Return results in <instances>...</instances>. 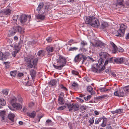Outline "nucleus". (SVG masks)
Here are the masks:
<instances>
[{
    "instance_id": "obj_1",
    "label": "nucleus",
    "mask_w": 129,
    "mask_h": 129,
    "mask_svg": "<svg viewBox=\"0 0 129 129\" xmlns=\"http://www.w3.org/2000/svg\"><path fill=\"white\" fill-rule=\"evenodd\" d=\"M125 59L122 57H112L108 59L105 61L104 64H107L108 63H113L114 64H122L125 61Z\"/></svg>"
},
{
    "instance_id": "obj_2",
    "label": "nucleus",
    "mask_w": 129,
    "mask_h": 129,
    "mask_svg": "<svg viewBox=\"0 0 129 129\" xmlns=\"http://www.w3.org/2000/svg\"><path fill=\"white\" fill-rule=\"evenodd\" d=\"M86 24H88L93 27H98L100 25L99 21L93 17H88L86 18Z\"/></svg>"
},
{
    "instance_id": "obj_3",
    "label": "nucleus",
    "mask_w": 129,
    "mask_h": 129,
    "mask_svg": "<svg viewBox=\"0 0 129 129\" xmlns=\"http://www.w3.org/2000/svg\"><path fill=\"white\" fill-rule=\"evenodd\" d=\"M93 65L92 66V71L97 73H101L105 69V65Z\"/></svg>"
},
{
    "instance_id": "obj_4",
    "label": "nucleus",
    "mask_w": 129,
    "mask_h": 129,
    "mask_svg": "<svg viewBox=\"0 0 129 129\" xmlns=\"http://www.w3.org/2000/svg\"><path fill=\"white\" fill-rule=\"evenodd\" d=\"M93 65L92 66V71L97 73H101L105 69V65Z\"/></svg>"
},
{
    "instance_id": "obj_5",
    "label": "nucleus",
    "mask_w": 129,
    "mask_h": 129,
    "mask_svg": "<svg viewBox=\"0 0 129 129\" xmlns=\"http://www.w3.org/2000/svg\"><path fill=\"white\" fill-rule=\"evenodd\" d=\"M127 28V26L125 24H122L120 26V28L116 32V36L123 37L125 31Z\"/></svg>"
},
{
    "instance_id": "obj_6",
    "label": "nucleus",
    "mask_w": 129,
    "mask_h": 129,
    "mask_svg": "<svg viewBox=\"0 0 129 129\" xmlns=\"http://www.w3.org/2000/svg\"><path fill=\"white\" fill-rule=\"evenodd\" d=\"M67 106L70 111L73 110V111L75 112L77 111L79 109V105L76 103L69 104L67 105Z\"/></svg>"
},
{
    "instance_id": "obj_7",
    "label": "nucleus",
    "mask_w": 129,
    "mask_h": 129,
    "mask_svg": "<svg viewBox=\"0 0 129 129\" xmlns=\"http://www.w3.org/2000/svg\"><path fill=\"white\" fill-rule=\"evenodd\" d=\"M84 57V56L82 54H79L77 55L74 59V60L76 63H78L80 62L82 64V61Z\"/></svg>"
},
{
    "instance_id": "obj_8",
    "label": "nucleus",
    "mask_w": 129,
    "mask_h": 129,
    "mask_svg": "<svg viewBox=\"0 0 129 129\" xmlns=\"http://www.w3.org/2000/svg\"><path fill=\"white\" fill-rule=\"evenodd\" d=\"M19 44V43L18 45H15L14 46L15 50L12 53V55L14 57H15L17 54L20 51L21 46H20Z\"/></svg>"
},
{
    "instance_id": "obj_9",
    "label": "nucleus",
    "mask_w": 129,
    "mask_h": 129,
    "mask_svg": "<svg viewBox=\"0 0 129 129\" xmlns=\"http://www.w3.org/2000/svg\"><path fill=\"white\" fill-rule=\"evenodd\" d=\"M22 101V98H20L18 100H17L16 97H14L11 99L10 102L12 105H13L14 104L19 102L21 103Z\"/></svg>"
},
{
    "instance_id": "obj_10",
    "label": "nucleus",
    "mask_w": 129,
    "mask_h": 129,
    "mask_svg": "<svg viewBox=\"0 0 129 129\" xmlns=\"http://www.w3.org/2000/svg\"><path fill=\"white\" fill-rule=\"evenodd\" d=\"M57 61L59 63L62 64H66L67 62L66 59L65 58L61 55H59V59H58Z\"/></svg>"
},
{
    "instance_id": "obj_11",
    "label": "nucleus",
    "mask_w": 129,
    "mask_h": 129,
    "mask_svg": "<svg viewBox=\"0 0 129 129\" xmlns=\"http://www.w3.org/2000/svg\"><path fill=\"white\" fill-rule=\"evenodd\" d=\"M124 93L122 90H119L115 91L114 93V95L119 97H123L124 95Z\"/></svg>"
},
{
    "instance_id": "obj_12",
    "label": "nucleus",
    "mask_w": 129,
    "mask_h": 129,
    "mask_svg": "<svg viewBox=\"0 0 129 129\" xmlns=\"http://www.w3.org/2000/svg\"><path fill=\"white\" fill-rule=\"evenodd\" d=\"M92 44L93 46L94 47L97 46L100 47V48H103L105 46V44L103 43H102L101 41H97L95 45H94L93 43H92Z\"/></svg>"
},
{
    "instance_id": "obj_13",
    "label": "nucleus",
    "mask_w": 129,
    "mask_h": 129,
    "mask_svg": "<svg viewBox=\"0 0 129 129\" xmlns=\"http://www.w3.org/2000/svg\"><path fill=\"white\" fill-rule=\"evenodd\" d=\"M27 19V17L25 15H22L21 16L20 20V22L22 23H24L26 22Z\"/></svg>"
},
{
    "instance_id": "obj_14",
    "label": "nucleus",
    "mask_w": 129,
    "mask_h": 129,
    "mask_svg": "<svg viewBox=\"0 0 129 129\" xmlns=\"http://www.w3.org/2000/svg\"><path fill=\"white\" fill-rule=\"evenodd\" d=\"M99 55L101 57L107 59L106 60L110 58H108L109 54L106 52H102L99 53Z\"/></svg>"
},
{
    "instance_id": "obj_15",
    "label": "nucleus",
    "mask_w": 129,
    "mask_h": 129,
    "mask_svg": "<svg viewBox=\"0 0 129 129\" xmlns=\"http://www.w3.org/2000/svg\"><path fill=\"white\" fill-rule=\"evenodd\" d=\"M87 59H89L90 61H91L92 62L94 61L92 57L90 56H87V57H86L84 56V57H83V59L82 61V64H86V61Z\"/></svg>"
},
{
    "instance_id": "obj_16",
    "label": "nucleus",
    "mask_w": 129,
    "mask_h": 129,
    "mask_svg": "<svg viewBox=\"0 0 129 129\" xmlns=\"http://www.w3.org/2000/svg\"><path fill=\"white\" fill-rule=\"evenodd\" d=\"M59 80L58 79H55L51 80L48 83V84L49 85L51 86H55L57 81H59Z\"/></svg>"
},
{
    "instance_id": "obj_17",
    "label": "nucleus",
    "mask_w": 129,
    "mask_h": 129,
    "mask_svg": "<svg viewBox=\"0 0 129 129\" xmlns=\"http://www.w3.org/2000/svg\"><path fill=\"white\" fill-rule=\"evenodd\" d=\"M30 74L32 79L33 80L36 76V71L33 69H31L30 71Z\"/></svg>"
},
{
    "instance_id": "obj_18",
    "label": "nucleus",
    "mask_w": 129,
    "mask_h": 129,
    "mask_svg": "<svg viewBox=\"0 0 129 129\" xmlns=\"http://www.w3.org/2000/svg\"><path fill=\"white\" fill-rule=\"evenodd\" d=\"M12 106L14 108L19 110H20L22 107V106L19 103V102L13 104Z\"/></svg>"
},
{
    "instance_id": "obj_19",
    "label": "nucleus",
    "mask_w": 129,
    "mask_h": 129,
    "mask_svg": "<svg viewBox=\"0 0 129 129\" xmlns=\"http://www.w3.org/2000/svg\"><path fill=\"white\" fill-rule=\"evenodd\" d=\"M45 52L44 50H41L38 51L37 54L38 56L41 58L45 56Z\"/></svg>"
},
{
    "instance_id": "obj_20",
    "label": "nucleus",
    "mask_w": 129,
    "mask_h": 129,
    "mask_svg": "<svg viewBox=\"0 0 129 129\" xmlns=\"http://www.w3.org/2000/svg\"><path fill=\"white\" fill-rule=\"evenodd\" d=\"M36 17L37 19L41 20H44L45 18L44 15L41 14L39 12L36 15Z\"/></svg>"
},
{
    "instance_id": "obj_21",
    "label": "nucleus",
    "mask_w": 129,
    "mask_h": 129,
    "mask_svg": "<svg viewBox=\"0 0 129 129\" xmlns=\"http://www.w3.org/2000/svg\"><path fill=\"white\" fill-rule=\"evenodd\" d=\"M110 44L113 47L112 51L113 53H115L117 52V48L116 46L112 42H110Z\"/></svg>"
},
{
    "instance_id": "obj_22",
    "label": "nucleus",
    "mask_w": 129,
    "mask_h": 129,
    "mask_svg": "<svg viewBox=\"0 0 129 129\" xmlns=\"http://www.w3.org/2000/svg\"><path fill=\"white\" fill-rule=\"evenodd\" d=\"M44 6V4L43 2L40 3L39 4L36 10L37 12H39L43 8Z\"/></svg>"
},
{
    "instance_id": "obj_23",
    "label": "nucleus",
    "mask_w": 129,
    "mask_h": 129,
    "mask_svg": "<svg viewBox=\"0 0 129 129\" xmlns=\"http://www.w3.org/2000/svg\"><path fill=\"white\" fill-rule=\"evenodd\" d=\"M46 49L48 53L52 52L54 51V48L50 46H48L46 47Z\"/></svg>"
},
{
    "instance_id": "obj_24",
    "label": "nucleus",
    "mask_w": 129,
    "mask_h": 129,
    "mask_svg": "<svg viewBox=\"0 0 129 129\" xmlns=\"http://www.w3.org/2000/svg\"><path fill=\"white\" fill-rule=\"evenodd\" d=\"M26 113L28 116L31 118H34L36 114V112L35 111H33L31 113L27 112Z\"/></svg>"
},
{
    "instance_id": "obj_25",
    "label": "nucleus",
    "mask_w": 129,
    "mask_h": 129,
    "mask_svg": "<svg viewBox=\"0 0 129 129\" xmlns=\"http://www.w3.org/2000/svg\"><path fill=\"white\" fill-rule=\"evenodd\" d=\"M18 17V15H14L11 19V20L13 22L15 23L17 22Z\"/></svg>"
},
{
    "instance_id": "obj_26",
    "label": "nucleus",
    "mask_w": 129,
    "mask_h": 129,
    "mask_svg": "<svg viewBox=\"0 0 129 129\" xmlns=\"http://www.w3.org/2000/svg\"><path fill=\"white\" fill-rule=\"evenodd\" d=\"M65 65H53L54 68L58 70H60Z\"/></svg>"
},
{
    "instance_id": "obj_27",
    "label": "nucleus",
    "mask_w": 129,
    "mask_h": 129,
    "mask_svg": "<svg viewBox=\"0 0 129 129\" xmlns=\"http://www.w3.org/2000/svg\"><path fill=\"white\" fill-rule=\"evenodd\" d=\"M17 31L15 29L14 27H13L10 30V36H13L16 33Z\"/></svg>"
},
{
    "instance_id": "obj_28",
    "label": "nucleus",
    "mask_w": 129,
    "mask_h": 129,
    "mask_svg": "<svg viewBox=\"0 0 129 129\" xmlns=\"http://www.w3.org/2000/svg\"><path fill=\"white\" fill-rule=\"evenodd\" d=\"M25 60L28 64H32V59H30V58L25 57Z\"/></svg>"
},
{
    "instance_id": "obj_29",
    "label": "nucleus",
    "mask_w": 129,
    "mask_h": 129,
    "mask_svg": "<svg viewBox=\"0 0 129 129\" xmlns=\"http://www.w3.org/2000/svg\"><path fill=\"white\" fill-rule=\"evenodd\" d=\"M108 26V24L106 22H103L101 26V28L102 29H104Z\"/></svg>"
},
{
    "instance_id": "obj_30",
    "label": "nucleus",
    "mask_w": 129,
    "mask_h": 129,
    "mask_svg": "<svg viewBox=\"0 0 129 129\" xmlns=\"http://www.w3.org/2000/svg\"><path fill=\"white\" fill-rule=\"evenodd\" d=\"M14 117L15 115L14 114H10L8 115V117L9 119L13 122L14 121Z\"/></svg>"
},
{
    "instance_id": "obj_31",
    "label": "nucleus",
    "mask_w": 129,
    "mask_h": 129,
    "mask_svg": "<svg viewBox=\"0 0 129 129\" xmlns=\"http://www.w3.org/2000/svg\"><path fill=\"white\" fill-rule=\"evenodd\" d=\"M105 120L103 119L102 121V123L100 125V126L103 127H105L106 125L107 118H105Z\"/></svg>"
},
{
    "instance_id": "obj_32",
    "label": "nucleus",
    "mask_w": 129,
    "mask_h": 129,
    "mask_svg": "<svg viewBox=\"0 0 129 129\" xmlns=\"http://www.w3.org/2000/svg\"><path fill=\"white\" fill-rule=\"evenodd\" d=\"M15 29L17 31V32L18 31L19 33H21L22 31V28L21 27L19 26H17L15 27H14Z\"/></svg>"
},
{
    "instance_id": "obj_33",
    "label": "nucleus",
    "mask_w": 129,
    "mask_h": 129,
    "mask_svg": "<svg viewBox=\"0 0 129 129\" xmlns=\"http://www.w3.org/2000/svg\"><path fill=\"white\" fill-rule=\"evenodd\" d=\"M109 97L108 96L107 94H104L101 95L100 96H97L96 97V99L97 100L100 99H101L105 98H107Z\"/></svg>"
},
{
    "instance_id": "obj_34",
    "label": "nucleus",
    "mask_w": 129,
    "mask_h": 129,
    "mask_svg": "<svg viewBox=\"0 0 129 129\" xmlns=\"http://www.w3.org/2000/svg\"><path fill=\"white\" fill-rule=\"evenodd\" d=\"M5 111H1L0 112V116L1 117L2 120L4 119V117L5 115Z\"/></svg>"
},
{
    "instance_id": "obj_35",
    "label": "nucleus",
    "mask_w": 129,
    "mask_h": 129,
    "mask_svg": "<svg viewBox=\"0 0 129 129\" xmlns=\"http://www.w3.org/2000/svg\"><path fill=\"white\" fill-rule=\"evenodd\" d=\"M103 118L102 117H100L99 118H96L95 120V124H98L100 122H101L103 120Z\"/></svg>"
},
{
    "instance_id": "obj_36",
    "label": "nucleus",
    "mask_w": 129,
    "mask_h": 129,
    "mask_svg": "<svg viewBox=\"0 0 129 129\" xmlns=\"http://www.w3.org/2000/svg\"><path fill=\"white\" fill-rule=\"evenodd\" d=\"M9 55V53H6L4 54L3 56V59H2V60H6L8 58Z\"/></svg>"
},
{
    "instance_id": "obj_37",
    "label": "nucleus",
    "mask_w": 129,
    "mask_h": 129,
    "mask_svg": "<svg viewBox=\"0 0 129 129\" xmlns=\"http://www.w3.org/2000/svg\"><path fill=\"white\" fill-rule=\"evenodd\" d=\"M59 88L61 89L64 90L65 92L67 91L68 90V89L66 88V87L62 85L61 84L59 85Z\"/></svg>"
},
{
    "instance_id": "obj_38",
    "label": "nucleus",
    "mask_w": 129,
    "mask_h": 129,
    "mask_svg": "<svg viewBox=\"0 0 129 129\" xmlns=\"http://www.w3.org/2000/svg\"><path fill=\"white\" fill-rule=\"evenodd\" d=\"M11 12V10L8 9H7L5 10L4 12L5 14L7 15H10Z\"/></svg>"
},
{
    "instance_id": "obj_39",
    "label": "nucleus",
    "mask_w": 129,
    "mask_h": 129,
    "mask_svg": "<svg viewBox=\"0 0 129 129\" xmlns=\"http://www.w3.org/2000/svg\"><path fill=\"white\" fill-rule=\"evenodd\" d=\"M104 59H103L101 57L99 59L98 61V64H102L104 63Z\"/></svg>"
},
{
    "instance_id": "obj_40",
    "label": "nucleus",
    "mask_w": 129,
    "mask_h": 129,
    "mask_svg": "<svg viewBox=\"0 0 129 129\" xmlns=\"http://www.w3.org/2000/svg\"><path fill=\"white\" fill-rule=\"evenodd\" d=\"M6 104V101L3 99H1L0 100V104L2 106H4Z\"/></svg>"
},
{
    "instance_id": "obj_41",
    "label": "nucleus",
    "mask_w": 129,
    "mask_h": 129,
    "mask_svg": "<svg viewBox=\"0 0 129 129\" xmlns=\"http://www.w3.org/2000/svg\"><path fill=\"white\" fill-rule=\"evenodd\" d=\"M117 113L120 114L123 113V110L122 109H116Z\"/></svg>"
},
{
    "instance_id": "obj_42",
    "label": "nucleus",
    "mask_w": 129,
    "mask_h": 129,
    "mask_svg": "<svg viewBox=\"0 0 129 129\" xmlns=\"http://www.w3.org/2000/svg\"><path fill=\"white\" fill-rule=\"evenodd\" d=\"M38 59L37 58H35L33 60L32 59V64H37L38 62Z\"/></svg>"
},
{
    "instance_id": "obj_43",
    "label": "nucleus",
    "mask_w": 129,
    "mask_h": 129,
    "mask_svg": "<svg viewBox=\"0 0 129 129\" xmlns=\"http://www.w3.org/2000/svg\"><path fill=\"white\" fill-rule=\"evenodd\" d=\"M63 99L59 98L58 100L59 103L61 105H62L64 104L63 102Z\"/></svg>"
},
{
    "instance_id": "obj_44",
    "label": "nucleus",
    "mask_w": 129,
    "mask_h": 129,
    "mask_svg": "<svg viewBox=\"0 0 129 129\" xmlns=\"http://www.w3.org/2000/svg\"><path fill=\"white\" fill-rule=\"evenodd\" d=\"M87 90L89 92L91 93L93 90V88L90 86H88L87 87Z\"/></svg>"
},
{
    "instance_id": "obj_45",
    "label": "nucleus",
    "mask_w": 129,
    "mask_h": 129,
    "mask_svg": "<svg viewBox=\"0 0 129 129\" xmlns=\"http://www.w3.org/2000/svg\"><path fill=\"white\" fill-rule=\"evenodd\" d=\"M16 73V71H11L10 73V75L12 76L15 77Z\"/></svg>"
},
{
    "instance_id": "obj_46",
    "label": "nucleus",
    "mask_w": 129,
    "mask_h": 129,
    "mask_svg": "<svg viewBox=\"0 0 129 129\" xmlns=\"http://www.w3.org/2000/svg\"><path fill=\"white\" fill-rule=\"evenodd\" d=\"M9 90L8 89H5L3 90L2 91L3 93L5 95H7L8 94Z\"/></svg>"
},
{
    "instance_id": "obj_47",
    "label": "nucleus",
    "mask_w": 129,
    "mask_h": 129,
    "mask_svg": "<svg viewBox=\"0 0 129 129\" xmlns=\"http://www.w3.org/2000/svg\"><path fill=\"white\" fill-rule=\"evenodd\" d=\"M78 49V48L77 47H71L68 50L69 51H76Z\"/></svg>"
},
{
    "instance_id": "obj_48",
    "label": "nucleus",
    "mask_w": 129,
    "mask_h": 129,
    "mask_svg": "<svg viewBox=\"0 0 129 129\" xmlns=\"http://www.w3.org/2000/svg\"><path fill=\"white\" fill-rule=\"evenodd\" d=\"M78 87V84L77 83L75 82H74L72 85V88H77Z\"/></svg>"
},
{
    "instance_id": "obj_49",
    "label": "nucleus",
    "mask_w": 129,
    "mask_h": 129,
    "mask_svg": "<svg viewBox=\"0 0 129 129\" xmlns=\"http://www.w3.org/2000/svg\"><path fill=\"white\" fill-rule=\"evenodd\" d=\"M100 90L101 92H104L108 91V89H107L105 87L100 88Z\"/></svg>"
},
{
    "instance_id": "obj_50",
    "label": "nucleus",
    "mask_w": 129,
    "mask_h": 129,
    "mask_svg": "<svg viewBox=\"0 0 129 129\" xmlns=\"http://www.w3.org/2000/svg\"><path fill=\"white\" fill-rule=\"evenodd\" d=\"M124 90L126 92H129V85L124 87Z\"/></svg>"
},
{
    "instance_id": "obj_51",
    "label": "nucleus",
    "mask_w": 129,
    "mask_h": 129,
    "mask_svg": "<svg viewBox=\"0 0 129 129\" xmlns=\"http://www.w3.org/2000/svg\"><path fill=\"white\" fill-rule=\"evenodd\" d=\"M117 1V2L118 4L120 5H123V4L122 3V2L123 1V0H116Z\"/></svg>"
},
{
    "instance_id": "obj_52",
    "label": "nucleus",
    "mask_w": 129,
    "mask_h": 129,
    "mask_svg": "<svg viewBox=\"0 0 129 129\" xmlns=\"http://www.w3.org/2000/svg\"><path fill=\"white\" fill-rule=\"evenodd\" d=\"M27 67L28 68H30L35 69L37 68V65H27Z\"/></svg>"
},
{
    "instance_id": "obj_53",
    "label": "nucleus",
    "mask_w": 129,
    "mask_h": 129,
    "mask_svg": "<svg viewBox=\"0 0 129 129\" xmlns=\"http://www.w3.org/2000/svg\"><path fill=\"white\" fill-rule=\"evenodd\" d=\"M80 44L82 46H84L87 45V43L86 42L84 41H82Z\"/></svg>"
},
{
    "instance_id": "obj_54",
    "label": "nucleus",
    "mask_w": 129,
    "mask_h": 129,
    "mask_svg": "<svg viewBox=\"0 0 129 129\" xmlns=\"http://www.w3.org/2000/svg\"><path fill=\"white\" fill-rule=\"evenodd\" d=\"M33 84V83L31 82L30 81H28L26 84V85L27 86H29Z\"/></svg>"
},
{
    "instance_id": "obj_55",
    "label": "nucleus",
    "mask_w": 129,
    "mask_h": 129,
    "mask_svg": "<svg viewBox=\"0 0 129 129\" xmlns=\"http://www.w3.org/2000/svg\"><path fill=\"white\" fill-rule=\"evenodd\" d=\"M91 96L90 95H87L86 97H85L84 98V99L86 101H87L89 100L91 98Z\"/></svg>"
},
{
    "instance_id": "obj_56",
    "label": "nucleus",
    "mask_w": 129,
    "mask_h": 129,
    "mask_svg": "<svg viewBox=\"0 0 129 129\" xmlns=\"http://www.w3.org/2000/svg\"><path fill=\"white\" fill-rule=\"evenodd\" d=\"M66 108L65 106H63L58 107V110H61L64 109Z\"/></svg>"
},
{
    "instance_id": "obj_57",
    "label": "nucleus",
    "mask_w": 129,
    "mask_h": 129,
    "mask_svg": "<svg viewBox=\"0 0 129 129\" xmlns=\"http://www.w3.org/2000/svg\"><path fill=\"white\" fill-rule=\"evenodd\" d=\"M72 73L73 74L75 75H77L79 74L78 72L74 70H72Z\"/></svg>"
},
{
    "instance_id": "obj_58",
    "label": "nucleus",
    "mask_w": 129,
    "mask_h": 129,
    "mask_svg": "<svg viewBox=\"0 0 129 129\" xmlns=\"http://www.w3.org/2000/svg\"><path fill=\"white\" fill-rule=\"evenodd\" d=\"M52 37H48L46 39V40L48 42H49L52 41Z\"/></svg>"
},
{
    "instance_id": "obj_59",
    "label": "nucleus",
    "mask_w": 129,
    "mask_h": 129,
    "mask_svg": "<svg viewBox=\"0 0 129 129\" xmlns=\"http://www.w3.org/2000/svg\"><path fill=\"white\" fill-rule=\"evenodd\" d=\"M94 117L92 118L91 119L89 120V122L91 124H92L94 123Z\"/></svg>"
},
{
    "instance_id": "obj_60",
    "label": "nucleus",
    "mask_w": 129,
    "mask_h": 129,
    "mask_svg": "<svg viewBox=\"0 0 129 129\" xmlns=\"http://www.w3.org/2000/svg\"><path fill=\"white\" fill-rule=\"evenodd\" d=\"M76 99L78 101L80 102L81 103L83 102V99L78 97H77L76 98Z\"/></svg>"
},
{
    "instance_id": "obj_61",
    "label": "nucleus",
    "mask_w": 129,
    "mask_h": 129,
    "mask_svg": "<svg viewBox=\"0 0 129 129\" xmlns=\"http://www.w3.org/2000/svg\"><path fill=\"white\" fill-rule=\"evenodd\" d=\"M107 129H112V128L111 127V124H108L107 125Z\"/></svg>"
},
{
    "instance_id": "obj_62",
    "label": "nucleus",
    "mask_w": 129,
    "mask_h": 129,
    "mask_svg": "<svg viewBox=\"0 0 129 129\" xmlns=\"http://www.w3.org/2000/svg\"><path fill=\"white\" fill-rule=\"evenodd\" d=\"M81 110L82 111H84L86 109L85 106H82L80 108Z\"/></svg>"
},
{
    "instance_id": "obj_63",
    "label": "nucleus",
    "mask_w": 129,
    "mask_h": 129,
    "mask_svg": "<svg viewBox=\"0 0 129 129\" xmlns=\"http://www.w3.org/2000/svg\"><path fill=\"white\" fill-rule=\"evenodd\" d=\"M4 54L1 52L0 51V59L2 60L3 58V56Z\"/></svg>"
},
{
    "instance_id": "obj_64",
    "label": "nucleus",
    "mask_w": 129,
    "mask_h": 129,
    "mask_svg": "<svg viewBox=\"0 0 129 129\" xmlns=\"http://www.w3.org/2000/svg\"><path fill=\"white\" fill-rule=\"evenodd\" d=\"M84 80L88 82H89L90 81V80L89 78L87 77H84Z\"/></svg>"
}]
</instances>
